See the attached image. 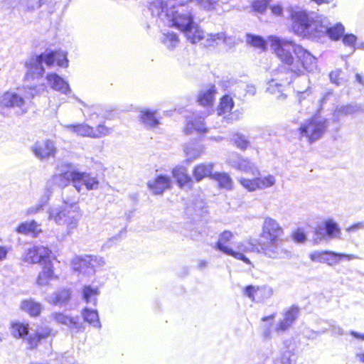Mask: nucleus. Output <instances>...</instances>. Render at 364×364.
Here are the masks:
<instances>
[{
    "mask_svg": "<svg viewBox=\"0 0 364 364\" xmlns=\"http://www.w3.org/2000/svg\"><path fill=\"white\" fill-rule=\"evenodd\" d=\"M271 48L276 53L285 68H280L274 73V78L268 81L267 91L271 94H279L278 98H286L282 94L284 83H289L288 77H284L282 70L287 69V73L296 76L304 75L305 72L314 73L318 68L317 59L309 51L291 40L270 36Z\"/></svg>",
    "mask_w": 364,
    "mask_h": 364,
    "instance_id": "f257e3e1",
    "label": "nucleus"
},
{
    "mask_svg": "<svg viewBox=\"0 0 364 364\" xmlns=\"http://www.w3.org/2000/svg\"><path fill=\"white\" fill-rule=\"evenodd\" d=\"M149 11L152 23L159 28L174 26L181 30L191 43L205 38L204 31L194 22L188 6L181 4L168 8L164 0H153L149 3Z\"/></svg>",
    "mask_w": 364,
    "mask_h": 364,
    "instance_id": "f03ea898",
    "label": "nucleus"
},
{
    "mask_svg": "<svg viewBox=\"0 0 364 364\" xmlns=\"http://www.w3.org/2000/svg\"><path fill=\"white\" fill-rule=\"evenodd\" d=\"M289 12L292 31L299 36L318 41L328 36L331 40L337 41L344 34L345 27L341 23L330 26L328 18L316 12L292 7L289 9Z\"/></svg>",
    "mask_w": 364,
    "mask_h": 364,
    "instance_id": "7ed1b4c3",
    "label": "nucleus"
},
{
    "mask_svg": "<svg viewBox=\"0 0 364 364\" xmlns=\"http://www.w3.org/2000/svg\"><path fill=\"white\" fill-rule=\"evenodd\" d=\"M82 218L80 208L76 203H68L50 209L48 219L58 225H66L67 233L71 235L77 228Z\"/></svg>",
    "mask_w": 364,
    "mask_h": 364,
    "instance_id": "20e7f679",
    "label": "nucleus"
},
{
    "mask_svg": "<svg viewBox=\"0 0 364 364\" xmlns=\"http://www.w3.org/2000/svg\"><path fill=\"white\" fill-rule=\"evenodd\" d=\"M327 120L320 116H314L306 120L299 128L301 138H306L312 144L322 137L328 128Z\"/></svg>",
    "mask_w": 364,
    "mask_h": 364,
    "instance_id": "39448f33",
    "label": "nucleus"
},
{
    "mask_svg": "<svg viewBox=\"0 0 364 364\" xmlns=\"http://www.w3.org/2000/svg\"><path fill=\"white\" fill-rule=\"evenodd\" d=\"M54 53L44 52L28 58L25 63L27 69L26 80L28 81L43 77L45 73L43 64L45 63L48 67L52 66L54 64Z\"/></svg>",
    "mask_w": 364,
    "mask_h": 364,
    "instance_id": "423d86ee",
    "label": "nucleus"
},
{
    "mask_svg": "<svg viewBox=\"0 0 364 364\" xmlns=\"http://www.w3.org/2000/svg\"><path fill=\"white\" fill-rule=\"evenodd\" d=\"M105 264V261L102 257L92 255L75 256L71 261L74 271L87 277L94 275L97 269Z\"/></svg>",
    "mask_w": 364,
    "mask_h": 364,
    "instance_id": "0eeeda50",
    "label": "nucleus"
},
{
    "mask_svg": "<svg viewBox=\"0 0 364 364\" xmlns=\"http://www.w3.org/2000/svg\"><path fill=\"white\" fill-rule=\"evenodd\" d=\"M313 262L326 263L330 266H334L342 259L352 260L358 257L353 254L337 253L332 251H314L309 255Z\"/></svg>",
    "mask_w": 364,
    "mask_h": 364,
    "instance_id": "6e6552de",
    "label": "nucleus"
},
{
    "mask_svg": "<svg viewBox=\"0 0 364 364\" xmlns=\"http://www.w3.org/2000/svg\"><path fill=\"white\" fill-rule=\"evenodd\" d=\"M18 108L21 113H25V100L18 93L7 91L0 95V114L5 115L9 109Z\"/></svg>",
    "mask_w": 364,
    "mask_h": 364,
    "instance_id": "1a4fd4ad",
    "label": "nucleus"
},
{
    "mask_svg": "<svg viewBox=\"0 0 364 364\" xmlns=\"http://www.w3.org/2000/svg\"><path fill=\"white\" fill-rule=\"evenodd\" d=\"M234 237V235L229 230H225L220 234L215 248L223 253L233 257L234 258L242 260L245 263L250 264V259L243 254L239 252H235L232 248L229 247L226 244L230 242Z\"/></svg>",
    "mask_w": 364,
    "mask_h": 364,
    "instance_id": "9d476101",
    "label": "nucleus"
},
{
    "mask_svg": "<svg viewBox=\"0 0 364 364\" xmlns=\"http://www.w3.org/2000/svg\"><path fill=\"white\" fill-rule=\"evenodd\" d=\"M283 239L267 240L259 243L260 252L269 258H282L287 255V251L283 247Z\"/></svg>",
    "mask_w": 364,
    "mask_h": 364,
    "instance_id": "9b49d317",
    "label": "nucleus"
},
{
    "mask_svg": "<svg viewBox=\"0 0 364 364\" xmlns=\"http://www.w3.org/2000/svg\"><path fill=\"white\" fill-rule=\"evenodd\" d=\"M51 251L49 248L43 245H33L28 248L22 256V260L28 264H38L46 262L50 256Z\"/></svg>",
    "mask_w": 364,
    "mask_h": 364,
    "instance_id": "f8f14e48",
    "label": "nucleus"
},
{
    "mask_svg": "<svg viewBox=\"0 0 364 364\" xmlns=\"http://www.w3.org/2000/svg\"><path fill=\"white\" fill-rule=\"evenodd\" d=\"M299 314V309L292 306L282 313V318L278 321L274 327V331L280 335L288 331L297 319Z\"/></svg>",
    "mask_w": 364,
    "mask_h": 364,
    "instance_id": "ddd939ff",
    "label": "nucleus"
},
{
    "mask_svg": "<svg viewBox=\"0 0 364 364\" xmlns=\"http://www.w3.org/2000/svg\"><path fill=\"white\" fill-rule=\"evenodd\" d=\"M273 289L267 285L253 286L248 285L244 290L243 294L252 301L260 303L264 302L273 295Z\"/></svg>",
    "mask_w": 364,
    "mask_h": 364,
    "instance_id": "4468645a",
    "label": "nucleus"
},
{
    "mask_svg": "<svg viewBox=\"0 0 364 364\" xmlns=\"http://www.w3.org/2000/svg\"><path fill=\"white\" fill-rule=\"evenodd\" d=\"M260 236L266 240L282 239L284 230L275 219L265 217L262 223Z\"/></svg>",
    "mask_w": 364,
    "mask_h": 364,
    "instance_id": "2eb2a0df",
    "label": "nucleus"
},
{
    "mask_svg": "<svg viewBox=\"0 0 364 364\" xmlns=\"http://www.w3.org/2000/svg\"><path fill=\"white\" fill-rule=\"evenodd\" d=\"M228 161L232 167L242 172L252 174L254 176L259 175V168L254 163L236 153L231 154Z\"/></svg>",
    "mask_w": 364,
    "mask_h": 364,
    "instance_id": "dca6fc26",
    "label": "nucleus"
},
{
    "mask_svg": "<svg viewBox=\"0 0 364 364\" xmlns=\"http://www.w3.org/2000/svg\"><path fill=\"white\" fill-rule=\"evenodd\" d=\"M75 177V188L78 192L83 189V186L87 191L95 190L98 188L99 181L89 173L76 171Z\"/></svg>",
    "mask_w": 364,
    "mask_h": 364,
    "instance_id": "f3484780",
    "label": "nucleus"
},
{
    "mask_svg": "<svg viewBox=\"0 0 364 364\" xmlns=\"http://www.w3.org/2000/svg\"><path fill=\"white\" fill-rule=\"evenodd\" d=\"M31 149L36 157L40 159L53 156L56 151L54 141L49 139L36 142Z\"/></svg>",
    "mask_w": 364,
    "mask_h": 364,
    "instance_id": "a211bd4d",
    "label": "nucleus"
},
{
    "mask_svg": "<svg viewBox=\"0 0 364 364\" xmlns=\"http://www.w3.org/2000/svg\"><path fill=\"white\" fill-rule=\"evenodd\" d=\"M52 318L57 323L65 325L76 331H82L85 329L84 323L80 321L79 317H70L63 313H53Z\"/></svg>",
    "mask_w": 364,
    "mask_h": 364,
    "instance_id": "6ab92c4d",
    "label": "nucleus"
},
{
    "mask_svg": "<svg viewBox=\"0 0 364 364\" xmlns=\"http://www.w3.org/2000/svg\"><path fill=\"white\" fill-rule=\"evenodd\" d=\"M147 186L154 194L160 195L162 194L166 189L171 188V180L169 176L160 175L155 179L149 181Z\"/></svg>",
    "mask_w": 364,
    "mask_h": 364,
    "instance_id": "aec40b11",
    "label": "nucleus"
},
{
    "mask_svg": "<svg viewBox=\"0 0 364 364\" xmlns=\"http://www.w3.org/2000/svg\"><path fill=\"white\" fill-rule=\"evenodd\" d=\"M48 85L55 90L68 95L71 90L69 84L56 73H49L46 76Z\"/></svg>",
    "mask_w": 364,
    "mask_h": 364,
    "instance_id": "412c9836",
    "label": "nucleus"
},
{
    "mask_svg": "<svg viewBox=\"0 0 364 364\" xmlns=\"http://www.w3.org/2000/svg\"><path fill=\"white\" fill-rule=\"evenodd\" d=\"M359 112H364V106L356 103H351L337 106L333 116L338 121L342 117L353 115Z\"/></svg>",
    "mask_w": 364,
    "mask_h": 364,
    "instance_id": "4be33fe9",
    "label": "nucleus"
},
{
    "mask_svg": "<svg viewBox=\"0 0 364 364\" xmlns=\"http://www.w3.org/2000/svg\"><path fill=\"white\" fill-rule=\"evenodd\" d=\"M214 164L212 162L201 163L196 166L193 171V176L196 182H200L203 178L209 177L213 178V170Z\"/></svg>",
    "mask_w": 364,
    "mask_h": 364,
    "instance_id": "5701e85b",
    "label": "nucleus"
},
{
    "mask_svg": "<svg viewBox=\"0 0 364 364\" xmlns=\"http://www.w3.org/2000/svg\"><path fill=\"white\" fill-rule=\"evenodd\" d=\"M204 117L193 115L188 119V122L184 129L186 134H191L193 131L198 133L205 132L207 128L203 123Z\"/></svg>",
    "mask_w": 364,
    "mask_h": 364,
    "instance_id": "b1692460",
    "label": "nucleus"
},
{
    "mask_svg": "<svg viewBox=\"0 0 364 364\" xmlns=\"http://www.w3.org/2000/svg\"><path fill=\"white\" fill-rule=\"evenodd\" d=\"M75 176L76 171H66L63 173L53 176L49 179V184H50V183H55L57 186L63 188L70 182H72L75 187Z\"/></svg>",
    "mask_w": 364,
    "mask_h": 364,
    "instance_id": "393cba45",
    "label": "nucleus"
},
{
    "mask_svg": "<svg viewBox=\"0 0 364 364\" xmlns=\"http://www.w3.org/2000/svg\"><path fill=\"white\" fill-rule=\"evenodd\" d=\"M70 298V291L68 289H63L48 296L46 299L50 304H53L56 306H63L69 301Z\"/></svg>",
    "mask_w": 364,
    "mask_h": 364,
    "instance_id": "a878e982",
    "label": "nucleus"
},
{
    "mask_svg": "<svg viewBox=\"0 0 364 364\" xmlns=\"http://www.w3.org/2000/svg\"><path fill=\"white\" fill-rule=\"evenodd\" d=\"M44 265L42 271L39 273L37 284L40 286H45L48 284V282L55 278L53 264L50 261L43 262Z\"/></svg>",
    "mask_w": 364,
    "mask_h": 364,
    "instance_id": "bb28decb",
    "label": "nucleus"
},
{
    "mask_svg": "<svg viewBox=\"0 0 364 364\" xmlns=\"http://www.w3.org/2000/svg\"><path fill=\"white\" fill-rule=\"evenodd\" d=\"M326 236L330 239H343L341 230L338 224L333 219H328L323 223Z\"/></svg>",
    "mask_w": 364,
    "mask_h": 364,
    "instance_id": "cd10ccee",
    "label": "nucleus"
},
{
    "mask_svg": "<svg viewBox=\"0 0 364 364\" xmlns=\"http://www.w3.org/2000/svg\"><path fill=\"white\" fill-rule=\"evenodd\" d=\"M216 89L214 85L200 91L198 96V102L203 106H211L213 102Z\"/></svg>",
    "mask_w": 364,
    "mask_h": 364,
    "instance_id": "c85d7f7f",
    "label": "nucleus"
},
{
    "mask_svg": "<svg viewBox=\"0 0 364 364\" xmlns=\"http://www.w3.org/2000/svg\"><path fill=\"white\" fill-rule=\"evenodd\" d=\"M183 151L187 161H191L198 159L203 153V147L198 144L191 142L184 145Z\"/></svg>",
    "mask_w": 364,
    "mask_h": 364,
    "instance_id": "c756f323",
    "label": "nucleus"
},
{
    "mask_svg": "<svg viewBox=\"0 0 364 364\" xmlns=\"http://www.w3.org/2000/svg\"><path fill=\"white\" fill-rule=\"evenodd\" d=\"M21 309L31 316H38L42 311V305L33 299L23 300L21 303Z\"/></svg>",
    "mask_w": 364,
    "mask_h": 364,
    "instance_id": "7c9ffc66",
    "label": "nucleus"
},
{
    "mask_svg": "<svg viewBox=\"0 0 364 364\" xmlns=\"http://www.w3.org/2000/svg\"><path fill=\"white\" fill-rule=\"evenodd\" d=\"M18 233L28 235L32 234L36 236L38 233L41 232L40 225L35 220L24 222L21 223L16 229Z\"/></svg>",
    "mask_w": 364,
    "mask_h": 364,
    "instance_id": "2f4dec72",
    "label": "nucleus"
},
{
    "mask_svg": "<svg viewBox=\"0 0 364 364\" xmlns=\"http://www.w3.org/2000/svg\"><path fill=\"white\" fill-rule=\"evenodd\" d=\"M63 127L78 136L92 138V127L86 124H66Z\"/></svg>",
    "mask_w": 364,
    "mask_h": 364,
    "instance_id": "473e14b6",
    "label": "nucleus"
},
{
    "mask_svg": "<svg viewBox=\"0 0 364 364\" xmlns=\"http://www.w3.org/2000/svg\"><path fill=\"white\" fill-rule=\"evenodd\" d=\"M172 174L180 187L192 183L191 177L187 173V169L183 166L174 168L172 171Z\"/></svg>",
    "mask_w": 364,
    "mask_h": 364,
    "instance_id": "72a5a7b5",
    "label": "nucleus"
},
{
    "mask_svg": "<svg viewBox=\"0 0 364 364\" xmlns=\"http://www.w3.org/2000/svg\"><path fill=\"white\" fill-rule=\"evenodd\" d=\"M156 112L150 109H144L140 112L139 118L141 122L148 127H155L159 122L156 117Z\"/></svg>",
    "mask_w": 364,
    "mask_h": 364,
    "instance_id": "f704fd0d",
    "label": "nucleus"
},
{
    "mask_svg": "<svg viewBox=\"0 0 364 364\" xmlns=\"http://www.w3.org/2000/svg\"><path fill=\"white\" fill-rule=\"evenodd\" d=\"M82 314L85 322H87L94 328L98 329L101 328L102 325L99 319L98 313L96 310H91L88 308H85Z\"/></svg>",
    "mask_w": 364,
    "mask_h": 364,
    "instance_id": "c9c22d12",
    "label": "nucleus"
},
{
    "mask_svg": "<svg viewBox=\"0 0 364 364\" xmlns=\"http://www.w3.org/2000/svg\"><path fill=\"white\" fill-rule=\"evenodd\" d=\"M234 107V102L231 97L229 95L223 96L218 109V114L220 116L223 115L225 117L226 114L230 113Z\"/></svg>",
    "mask_w": 364,
    "mask_h": 364,
    "instance_id": "e433bc0d",
    "label": "nucleus"
},
{
    "mask_svg": "<svg viewBox=\"0 0 364 364\" xmlns=\"http://www.w3.org/2000/svg\"><path fill=\"white\" fill-rule=\"evenodd\" d=\"M11 333L16 338L25 339L26 336L28 335V325L19 322L12 323Z\"/></svg>",
    "mask_w": 364,
    "mask_h": 364,
    "instance_id": "4c0bfd02",
    "label": "nucleus"
},
{
    "mask_svg": "<svg viewBox=\"0 0 364 364\" xmlns=\"http://www.w3.org/2000/svg\"><path fill=\"white\" fill-rule=\"evenodd\" d=\"M161 41L168 50L174 49L179 43L178 36L173 32L163 33Z\"/></svg>",
    "mask_w": 364,
    "mask_h": 364,
    "instance_id": "58836bf2",
    "label": "nucleus"
},
{
    "mask_svg": "<svg viewBox=\"0 0 364 364\" xmlns=\"http://www.w3.org/2000/svg\"><path fill=\"white\" fill-rule=\"evenodd\" d=\"M236 250L244 255V252H260L259 246L250 240H245L235 244Z\"/></svg>",
    "mask_w": 364,
    "mask_h": 364,
    "instance_id": "ea45409f",
    "label": "nucleus"
},
{
    "mask_svg": "<svg viewBox=\"0 0 364 364\" xmlns=\"http://www.w3.org/2000/svg\"><path fill=\"white\" fill-rule=\"evenodd\" d=\"M100 291L98 288L92 287L90 286H85L82 290L83 299L87 304L95 305L97 303V297Z\"/></svg>",
    "mask_w": 364,
    "mask_h": 364,
    "instance_id": "a19ab883",
    "label": "nucleus"
},
{
    "mask_svg": "<svg viewBox=\"0 0 364 364\" xmlns=\"http://www.w3.org/2000/svg\"><path fill=\"white\" fill-rule=\"evenodd\" d=\"M213 178L218 182L220 187L228 190L232 189V180L228 173H215L213 175Z\"/></svg>",
    "mask_w": 364,
    "mask_h": 364,
    "instance_id": "79ce46f5",
    "label": "nucleus"
},
{
    "mask_svg": "<svg viewBox=\"0 0 364 364\" xmlns=\"http://www.w3.org/2000/svg\"><path fill=\"white\" fill-rule=\"evenodd\" d=\"M293 355V350H280L274 357L273 364H291V357Z\"/></svg>",
    "mask_w": 364,
    "mask_h": 364,
    "instance_id": "37998d69",
    "label": "nucleus"
},
{
    "mask_svg": "<svg viewBox=\"0 0 364 364\" xmlns=\"http://www.w3.org/2000/svg\"><path fill=\"white\" fill-rule=\"evenodd\" d=\"M258 189H265L273 186L276 183V178L272 175H268L264 177H256Z\"/></svg>",
    "mask_w": 364,
    "mask_h": 364,
    "instance_id": "c03bdc74",
    "label": "nucleus"
},
{
    "mask_svg": "<svg viewBox=\"0 0 364 364\" xmlns=\"http://www.w3.org/2000/svg\"><path fill=\"white\" fill-rule=\"evenodd\" d=\"M46 53H54V63L56 61L57 65L60 67L68 68V60L67 58V53L63 51L58 50H50L46 51Z\"/></svg>",
    "mask_w": 364,
    "mask_h": 364,
    "instance_id": "a18cd8bd",
    "label": "nucleus"
},
{
    "mask_svg": "<svg viewBox=\"0 0 364 364\" xmlns=\"http://www.w3.org/2000/svg\"><path fill=\"white\" fill-rule=\"evenodd\" d=\"M219 0H188V2L196 4L204 10L215 9Z\"/></svg>",
    "mask_w": 364,
    "mask_h": 364,
    "instance_id": "49530a36",
    "label": "nucleus"
},
{
    "mask_svg": "<svg viewBox=\"0 0 364 364\" xmlns=\"http://www.w3.org/2000/svg\"><path fill=\"white\" fill-rule=\"evenodd\" d=\"M246 41L252 46L262 50L266 48V41L260 36L248 34Z\"/></svg>",
    "mask_w": 364,
    "mask_h": 364,
    "instance_id": "de8ad7c7",
    "label": "nucleus"
},
{
    "mask_svg": "<svg viewBox=\"0 0 364 364\" xmlns=\"http://www.w3.org/2000/svg\"><path fill=\"white\" fill-rule=\"evenodd\" d=\"M48 334H49L48 332L42 333H35L33 334H28L27 341H28V343L29 345V348L31 349L36 348L38 346L39 341L42 338H46L48 336Z\"/></svg>",
    "mask_w": 364,
    "mask_h": 364,
    "instance_id": "09e8293b",
    "label": "nucleus"
},
{
    "mask_svg": "<svg viewBox=\"0 0 364 364\" xmlns=\"http://www.w3.org/2000/svg\"><path fill=\"white\" fill-rule=\"evenodd\" d=\"M226 40L225 34L224 33H218L215 34H207L205 46H213L215 44H218L219 42H225Z\"/></svg>",
    "mask_w": 364,
    "mask_h": 364,
    "instance_id": "8fccbe9b",
    "label": "nucleus"
},
{
    "mask_svg": "<svg viewBox=\"0 0 364 364\" xmlns=\"http://www.w3.org/2000/svg\"><path fill=\"white\" fill-rule=\"evenodd\" d=\"M112 132V129L106 127L105 124H99L95 130L92 127V138L97 139L105 136H108Z\"/></svg>",
    "mask_w": 364,
    "mask_h": 364,
    "instance_id": "3c124183",
    "label": "nucleus"
},
{
    "mask_svg": "<svg viewBox=\"0 0 364 364\" xmlns=\"http://www.w3.org/2000/svg\"><path fill=\"white\" fill-rule=\"evenodd\" d=\"M238 181L248 191L252 192L258 189L256 177L253 179L240 177L238 178Z\"/></svg>",
    "mask_w": 364,
    "mask_h": 364,
    "instance_id": "603ef678",
    "label": "nucleus"
},
{
    "mask_svg": "<svg viewBox=\"0 0 364 364\" xmlns=\"http://www.w3.org/2000/svg\"><path fill=\"white\" fill-rule=\"evenodd\" d=\"M18 2L25 6L27 11H33L44 4L45 0H18Z\"/></svg>",
    "mask_w": 364,
    "mask_h": 364,
    "instance_id": "864d4df0",
    "label": "nucleus"
},
{
    "mask_svg": "<svg viewBox=\"0 0 364 364\" xmlns=\"http://www.w3.org/2000/svg\"><path fill=\"white\" fill-rule=\"evenodd\" d=\"M233 141L237 148L245 150L250 145V141L244 134L237 133L233 136Z\"/></svg>",
    "mask_w": 364,
    "mask_h": 364,
    "instance_id": "5fc2aeb1",
    "label": "nucleus"
},
{
    "mask_svg": "<svg viewBox=\"0 0 364 364\" xmlns=\"http://www.w3.org/2000/svg\"><path fill=\"white\" fill-rule=\"evenodd\" d=\"M357 36L352 33L343 34L342 36V42L344 46H348L353 49V52L357 48L359 44H356Z\"/></svg>",
    "mask_w": 364,
    "mask_h": 364,
    "instance_id": "6e6d98bb",
    "label": "nucleus"
},
{
    "mask_svg": "<svg viewBox=\"0 0 364 364\" xmlns=\"http://www.w3.org/2000/svg\"><path fill=\"white\" fill-rule=\"evenodd\" d=\"M48 201L47 198H42L38 203L29 207L26 210V215H32L38 213L41 210H43V206Z\"/></svg>",
    "mask_w": 364,
    "mask_h": 364,
    "instance_id": "4d7b16f0",
    "label": "nucleus"
},
{
    "mask_svg": "<svg viewBox=\"0 0 364 364\" xmlns=\"http://www.w3.org/2000/svg\"><path fill=\"white\" fill-rule=\"evenodd\" d=\"M342 73V70L341 69H336L331 71L329 74L331 82L336 84V85H342L343 82V79L341 77Z\"/></svg>",
    "mask_w": 364,
    "mask_h": 364,
    "instance_id": "13d9d810",
    "label": "nucleus"
},
{
    "mask_svg": "<svg viewBox=\"0 0 364 364\" xmlns=\"http://www.w3.org/2000/svg\"><path fill=\"white\" fill-rule=\"evenodd\" d=\"M364 230V221L357 222L355 223L352 224L351 225L347 227L345 229V231L348 234H355L359 232L360 230Z\"/></svg>",
    "mask_w": 364,
    "mask_h": 364,
    "instance_id": "bf43d9fd",
    "label": "nucleus"
},
{
    "mask_svg": "<svg viewBox=\"0 0 364 364\" xmlns=\"http://www.w3.org/2000/svg\"><path fill=\"white\" fill-rule=\"evenodd\" d=\"M267 0H256L252 3V8L259 13H264L267 8Z\"/></svg>",
    "mask_w": 364,
    "mask_h": 364,
    "instance_id": "052dcab7",
    "label": "nucleus"
},
{
    "mask_svg": "<svg viewBox=\"0 0 364 364\" xmlns=\"http://www.w3.org/2000/svg\"><path fill=\"white\" fill-rule=\"evenodd\" d=\"M307 80V83H308L306 89H305V90L301 89V90H297V93H298L297 97H298V100L300 103L301 102V101L303 100L306 99L311 94L310 86H309L310 82L309 80Z\"/></svg>",
    "mask_w": 364,
    "mask_h": 364,
    "instance_id": "680f3d73",
    "label": "nucleus"
},
{
    "mask_svg": "<svg viewBox=\"0 0 364 364\" xmlns=\"http://www.w3.org/2000/svg\"><path fill=\"white\" fill-rule=\"evenodd\" d=\"M293 238L296 242H304L306 239V235L304 232V231L301 229H297L294 233H293Z\"/></svg>",
    "mask_w": 364,
    "mask_h": 364,
    "instance_id": "e2e57ef3",
    "label": "nucleus"
},
{
    "mask_svg": "<svg viewBox=\"0 0 364 364\" xmlns=\"http://www.w3.org/2000/svg\"><path fill=\"white\" fill-rule=\"evenodd\" d=\"M240 87L245 90V95L249 94L250 95H254L256 93V88L253 85L242 83L240 85Z\"/></svg>",
    "mask_w": 364,
    "mask_h": 364,
    "instance_id": "0e129e2a",
    "label": "nucleus"
},
{
    "mask_svg": "<svg viewBox=\"0 0 364 364\" xmlns=\"http://www.w3.org/2000/svg\"><path fill=\"white\" fill-rule=\"evenodd\" d=\"M329 326H330V330L331 331V332L333 334L340 335V336L343 334V330L340 326L336 325L333 323H330Z\"/></svg>",
    "mask_w": 364,
    "mask_h": 364,
    "instance_id": "69168bd1",
    "label": "nucleus"
},
{
    "mask_svg": "<svg viewBox=\"0 0 364 364\" xmlns=\"http://www.w3.org/2000/svg\"><path fill=\"white\" fill-rule=\"evenodd\" d=\"M55 186H57L55 183H50V184H49V180H48L46 182V196H44L43 198H48V200L50 195L53 193Z\"/></svg>",
    "mask_w": 364,
    "mask_h": 364,
    "instance_id": "338daca9",
    "label": "nucleus"
},
{
    "mask_svg": "<svg viewBox=\"0 0 364 364\" xmlns=\"http://www.w3.org/2000/svg\"><path fill=\"white\" fill-rule=\"evenodd\" d=\"M29 89L31 90V97L33 98L36 94L43 92L45 89V86L41 85L35 87H30Z\"/></svg>",
    "mask_w": 364,
    "mask_h": 364,
    "instance_id": "774afa93",
    "label": "nucleus"
}]
</instances>
